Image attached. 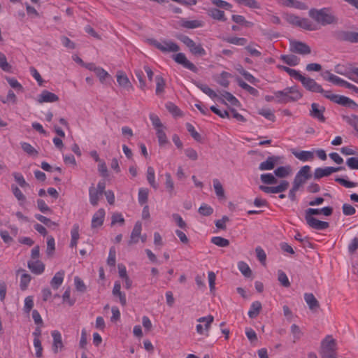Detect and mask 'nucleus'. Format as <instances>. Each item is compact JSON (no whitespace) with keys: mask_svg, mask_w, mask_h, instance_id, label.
<instances>
[{"mask_svg":"<svg viewBox=\"0 0 358 358\" xmlns=\"http://www.w3.org/2000/svg\"><path fill=\"white\" fill-rule=\"evenodd\" d=\"M308 15L317 23L322 26L336 24L338 22V18L329 13V8H328L321 9L311 8L308 11Z\"/></svg>","mask_w":358,"mask_h":358,"instance_id":"f257e3e1","label":"nucleus"},{"mask_svg":"<svg viewBox=\"0 0 358 358\" xmlns=\"http://www.w3.org/2000/svg\"><path fill=\"white\" fill-rule=\"evenodd\" d=\"M274 96L278 103H287L297 101L302 97L303 94L296 86H292L286 87L283 90L275 92Z\"/></svg>","mask_w":358,"mask_h":358,"instance_id":"f03ea898","label":"nucleus"},{"mask_svg":"<svg viewBox=\"0 0 358 358\" xmlns=\"http://www.w3.org/2000/svg\"><path fill=\"white\" fill-rule=\"evenodd\" d=\"M337 343L331 335H327L320 343L319 354L321 358H337Z\"/></svg>","mask_w":358,"mask_h":358,"instance_id":"7ed1b4c3","label":"nucleus"},{"mask_svg":"<svg viewBox=\"0 0 358 358\" xmlns=\"http://www.w3.org/2000/svg\"><path fill=\"white\" fill-rule=\"evenodd\" d=\"M176 37L183 43L188 48L189 52L194 56H204L206 54V50L201 44L196 45L195 42L189 36L179 34Z\"/></svg>","mask_w":358,"mask_h":358,"instance_id":"20e7f679","label":"nucleus"},{"mask_svg":"<svg viewBox=\"0 0 358 358\" xmlns=\"http://www.w3.org/2000/svg\"><path fill=\"white\" fill-rule=\"evenodd\" d=\"M149 43L163 52H176L180 50L179 45L171 41H163L162 43L155 39H149Z\"/></svg>","mask_w":358,"mask_h":358,"instance_id":"39448f33","label":"nucleus"},{"mask_svg":"<svg viewBox=\"0 0 358 358\" xmlns=\"http://www.w3.org/2000/svg\"><path fill=\"white\" fill-rule=\"evenodd\" d=\"M289 183L287 180H281L280 184L275 187L260 185L259 187V189L266 194H277L282 193L287 189L289 187Z\"/></svg>","mask_w":358,"mask_h":358,"instance_id":"423d86ee","label":"nucleus"},{"mask_svg":"<svg viewBox=\"0 0 358 358\" xmlns=\"http://www.w3.org/2000/svg\"><path fill=\"white\" fill-rule=\"evenodd\" d=\"M299 81L301 83L303 86L310 92L316 93L322 92V87L313 78L302 76Z\"/></svg>","mask_w":358,"mask_h":358,"instance_id":"0eeeda50","label":"nucleus"},{"mask_svg":"<svg viewBox=\"0 0 358 358\" xmlns=\"http://www.w3.org/2000/svg\"><path fill=\"white\" fill-rule=\"evenodd\" d=\"M173 59L176 63L181 64L185 68L192 71V72H197V67L192 62L187 59L184 53H177L176 55H173Z\"/></svg>","mask_w":358,"mask_h":358,"instance_id":"6e6552de","label":"nucleus"},{"mask_svg":"<svg viewBox=\"0 0 358 358\" xmlns=\"http://www.w3.org/2000/svg\"><path fill=\"white\" fill-rule=\"evenodd\" d=\"M345 169L344 166H327L325 168H317L314 172V178L320 179L323 177L329 176L333 173L338 172L339 171H343Z\"/></svg>","mask_w":358,"mask_h":358,"instance_id":"1a4fd4ad","label":"nucleus"},{"mask_svg":"<svg viewBox=\"0 0 358 358\" xmlns=\"http://www.w3.org/2000/svg\"><path fill=\"white\" fill-rule=\"evenodd\" d=\"M290 50L294 53L305 55L311 52L308 45L301 41H294L290 43Z\"/></svg>","mask_w":358,"mask_h":358,"instance_id":"9d476101","label":"nucleus"},{"mask_svg":"<svg viewBox=\"0 0 358 358\" xmlns=\"http://www.w3.org/2000/svg\"><path fill=\"white\" fill-rule=\"evenodd\" d=\"M324 111L325 108L324 106H320L318 103H313L311 104L310 115L321 122H324L326 121V118L324 116Z\"/></svg>","mask_w":358,"mask_h":358,"instance_id":"9b49d317","label":"nucleus"},{"mask_svg":"<svg viewBox=\"0 0 358 358\" xmlns=\"http://www.w3.org/2000/svg\"><path fill=\"white\" fill-rule=\"evenodd\" d=\"M281 157L280 156L272 155L267 157L266 161L262 162L259 165V169L260 171H268L274 169L275 164H277Z\"/></svg>","mask_w":358,"mask_h":358,"instance_id":"f8f14e48","label":"nucleus"},{"mask_svg":"<svg viewBox=\"0 0 358 358\" xmlns=\"http://www.w3.org/2000/svg\"><path fill=\"white\" fill-rule=\"evenodd\" d=\"M51 336L53 338L52 349L54 353L57 354L59 350H62L64 346L62 338V334L57 330H54L51 332Z\"/></svg>","mask_w":358,"mask_h":358,"instance_id":"ddd939ff","label":"nucleus"},{"mask_svg":"<svg viewBox=\"0 0 358 358\" xmlns=\"http://www.w3.org/2000/svg\"><path fill=\"white\" fill-rule=\"evenodd\" d=\"M117 82L118 85L126 90L127 92L134 90V87L129 79L122 71H118L117 73Z\"/></svg>","mask_w":358,"mask_h":358,"instance_id":"4468645a","label":"nucleus"},{"mask_svg":"<svg viewBox=\"0 0 358 358\" xmlns=\"http://www.w3.org/2000/svg\"><path fill=\"white\" fill-rule=\"evenodd\" d=\"M304 299L309 309L313 312H317L320 308V303L312 293H305Z\"/></svg>","mask_w":358,"mask_h":358,"instance_id":"2eb2a0df","label":"nucleus"},{"mask_svg":"<svg viewBox=\"0 0 358 358\" xmlns=\"http://www.w3.org/2000/svg\"><path fill=\"white\" fill-rule=\"evenodd\" d=\"M306 221L310 227L316 230H324L329 227V222L319 220L315 217H310Z\"/></svg>","mask_w":358,"mask_h":358,"instance_id":"dca6fc26","label":"nucleus"},{"mask_svg":"<svg viewBox=\"0 0 358 358\" xmlns=\"http://www.w3.org/2000/svg\"><path fill=\"white\" fill-rule=\"evenodd\" d=\"M195 85L198 88H199L203 93L209 96L211 99L217 98V99L224 104L227 105L224 99H223L222 97H219L217 94L208 85L201 84L199 82L195 83Z\"/></svg>","mask_w":358,"mask_h":358,"instance_id":"f3484780","label":"nucleus"},{"mask_svg":"<svg viewBox=\"0 0 358 358\" xmlns=\"http://www.w3.org/2000/svg\"><path fill=\"white\" fill-rule=\"evenodd\" d=\"M141 223L139 221L136 222L131 231L130 239L128 241L129 245L136 244L138 242V238L141 236Z\"/></svg>","mask_w":358,"mask_h":358,"instance_id":"a211bd4d","label":"nucleus"},{"mask_svg":"<svg viewBox=\"0 0 358 358\" xmlns=\"http://www.w3.org/2000/svg\"><path fill=\"white\" fill-rule=\"evenodd\" d=\"M105 210L103 208L99 209L93 215L92 219V227L96 228L101 227L104 220Z\"/></svg>","mask_w":358,"mask_h":358,"instance_id":"6ab92c4d","label":"nucleus"},{"mask_svg":"<svg viewBox=\"0 0 358 358\" xmlns=\"http://www.w3.org/2000/svg\"><path fill=\"white\" fill-rule=\"evenodd\" d=\"M291 152L295 157L302 162L310 161L314 158V154L311 151H297L292 149Z\"/></svg>","mask_w":358,"mask_h":358,"instance_id":"aec40b11","label":"nucleus"},{"mask_svg":"<svg viewBox=\"0 0 358 358\" xmlns=\"http://www.w3.org/2000/svg\"><path fill=\"white\" fill-rule=\"evenodd\" d=\"M59 100V97L55 94L50 92L48 90L42 91L41 94L38 96V101L39 103L43 102H55Z\"/></svg>","mask_w":358,"mask_h":358,"instance_id":"412c9836","label":"nucleus"},{"mask_svg":"<svg viewBox=\"0 0 358 358\" xmlns=\"http://www.w3.org/2000/svg\"><path fill=\"white\" fill-rule=\"evenodd\" d=\"M103 194L99 193V192L94 187L92 184L89 189V196H90V202L93 206H96L98 205L99 199L102 196Z\"/></svg>","mask_w":358,"mask_h":358,"instance_id":"4be33fe9","label":"nucleus"},{"mask_svg":"<svg viewBox=\"0 0 358 358\" xmlns=\"http://www.w3.org/2000/svg\"><path fill=\"white\" fill-rule=\"evenodd\" d=\"M323 78L329 82H331L335 85L342 86L343 85L344 80L341 78L332 74L330 71H326L322 73Z\"/></svg>","mask_w":358,"mask_h":358,"instance_id":"5701e85b","label":"nucleus"},{"mask_svg":"<svg viewBox=\"0 0 358 358\" xmlns=\"http://www.w3.org/2000/svg\"><path fill=\"white\" fill-rule=\"evenodd\" d=\"M28 267L32 273L37 275L42 273L45 269V265L39 260L29 262Z\"/></svg>","mask_w":358,"mask_h":358,"instance_id":"b1692460","label":"nucleus"},{"mask_svg":"<svg viewBox=\"0 0 358 358\" xmlns=\"http://www.w3.org/2000/svg\"><path fill=\"white\" fill-rule=\"evenodd\" d=\"M350 31H351L336 30L332 32V36L338 41L349 42Z\"/></svg>","mask_w":358,"mask_h":358,"instance_id":"393cba45","label":"nucleus"},{"mask_svg":"<svg viewBox=\"0 0 358 358\" xmlns=\"http://www.w3.org/2000/svg\"><path fill=\"white\" fill-rule=\"evenodd\" d=\"M208 15L211 17L212 18L225 22L227 20V18L224 16V12L223 10H221L218 8H212L208 10Z\"/></svg>","mask_w":358,"mask_h":358,"instance_id":"a878e982","label":"nucleus"},{"mask_svg":"<svg viewBox=\"0 0 358 358\" xmlns=\"http://www.w3.org/2000/svg\"><path fill=\"white\" fill-rule=\"evenodd\" d=\"M64 274L65 272L64 271H60L56 273V274L52 278L50 285L54 289H57L62 284Z\"/></svg>","mask_w":358,"mask_h":358,"instance_id":"bb28decb","label":"nucleus"},{"mask_svg":"<svg viewBox=\"0 0 358 358\" xmlns=\"http://www.w3.org/2000/svg\"><path fill=\"white\" fill-rule=\"evenodd\" d=\"M236 81L237 82L238 85L247 92H248L251 95H253L255 96H259V92L257 89L251 87L248 84H247L245 82H244L242 78L240 77L236 78Z\"/></svg>","mask_w":358,"mask_h":358,"instance_id":"cd10ccee","label":"nucleus"},{"mask_svg":"<svg viewBox=\"0 0 358 358\" xmlns=\"http://www.w3.org/2000/svg\"><path fill=\"white\" fill-rule=\"evenodd\" d=\"M180 25L182 27L186 29H195L198 27H201L203 26V22L199 20H187L185 19H182L180 22Z\"/></svg>","mask_w":358,"mask_h":358,"instance_id":"c85d7f7f","label":"nucleus"},{"mask_svg":"<svg viewBox=\"0 0 358 358\" xmlns=\"http://www.w3.org/2000/svg\"><path fill=\"white\" fill-rule=\"evenodd\" d=\"M156 89L155 93L157 96H161L164 94L166 87V81L162 76H157L155 77Z\"/></svg>","mask_w":358,"mask_h":358,"instance_id":"c756f323","label":"nucleus"},{"mask_svg":"<svg viewBox=\"0 0 358 358\" xmlns=\"http://www.w3.org/2000/svg\"><path fill=\"white\" fill-rule=\"evenodd\" d=\"M280 59L289 66H296L299 63V58L294 55H282Z\"/></svg>","mask_w":358,"mask_h":358,"instance_id":"7c9ffc66","label":"nucleus"},{"mask_svg":"<svg viewBox=\"0 0 358 358\" xmlns=\"http://www.w3.org/2000/svg\"><path fill=\"white\" fill-rule=\"evenodd\" d=\"M261 310H262L261 303L258 301H256L252 303V305L250 306V309L248 311V316L250 318H255L259 315Z\"/></svg>","mask_w":358,"mask_h":358,"instance_id":"2f4dec72","label":"nucleus"},{"mask_svg":"<svg viewBox=\"0 0 358 358\" xmlns=\"http://www.w3.org/2000/svg\"><path fill=\"white\" fill-rule=\"evenodd\" d=\"M277 67L279 69L287 72L291 77L294 78V79H296L297 80H299L302 76V75L299 73V71H298L295 69L289 68L287 66H282V65H278Z\"/></svg>","mask_w":358,"mask_h":358,"instance_id":"473e14b6","label":"nucleus"},{"mask_svg":"<svg viewBox=\"0 0 358 358\" xmlns=\"http://www.w3.org/2000/svg\"><path fill=\"white\" fill-rule=\"evenodd\" d=\"M261 181L266 185H274L278 183L277 178L272 173H263L260 176Z\"/></svg>","mask_w":358,"mask_h":358,"instance_id":"72a5a7b5","label":"nucleus"},{"mask_svg":"<svg viewBox=\"0 0 358 358\" xmlns=\"http://www.w3.org/2000/svg\"><path fill=\"white\" fill-rule=\"evenodd\" d=\"M291 172V169L289 166H279L275 171L274 173L276 177L278 178H285L289 175Z\"/></svg>","mask_w":358,"mask_h":358,"instance_id":"f704fd0d","label":"nucleus"},{"mask_svg":"<svg viewBox=\"0 0 358 358\" xmlns=\"http://www.w3.org/2000/svg\"><path fill=\"white\" fill-rule=\"evenodd\" d=\"M155 178V170L152 166H149L147 169V180L150 186L156 189L158 185L156 183Z\"/></svg>","mask_w":358,"mask_h":358,"instance_id":"c9c22d12","label":"nucleus"},{"mask_svg":"<svg viewBox=\"0 0 358 358\" xmlns=\"http://www.w3.org/2000/svg\"><path fill=\"white\" fill-rule=\"evenodd\" d=\"M224 41L227 43L234 44L237 45H245L248 43V41L245 38H239V37H227L224 38Z\"/></svg>","mask_w":358,"mask_h":358,"instance_id":"e433bc0d","label":"nucleus"},{"mask_svg":"<svg viewBox=\"0 0 358 358\" xmlns=\"http://www.w3.org/2000/svg\"><path fill=\"white\" fill-rule=\"evenodd\" d=\"M299 27L308 31L316 30V27L308 18H301L299 23Z\"/></svg>","mask_w":358,"mask_h":358,"instance_id":"4c0bfd02","label":"nucleus"},{"mask_svg":"<svg viewBox=\"0 0 358 358\" xmlns=\"http://www.w3.org/2000/svg\"><path fill=\"white\" fill-rule=\"evenodd\" d=\"M213 187L215 191V194L218 198L223 199L225 197L224 190L223 189L222 185L217 179L213 180Z\"/></svg>","mask_w":358,"mask_h":358,"instance_id":"58836bf2","label":"nucleus"},{"mask_svg":"<svg viewBox=\"0 0 358 358\" xmlns=\"http://www.w3.org/2000/svg\"><path fill=\"white\" fill-rule=\"evenodd\" d=\"M211 243L217 246L225 248L229 245V241L221 236H214L211 238Z\"/></svg>","mask_w":358,"mask_h":358,"instance_id":"ea45409f","label":"nucleus"},{"mask_svg":"<svg viewBox=\"0 0 358 358\" xmlns=\"http://www.w3.org/2000/svg\"><path fill=\"white\" fill-rule=\"evenodd\" d=\"M166 108L174 117H180L182 115L180 109L172 102L167 103L166 104Z\"/></svg>","mask_w":358,"mask_h":358,"instance_id":"a19ab883","label":"nucleus"},{"mask_svg":"<svg viewBox=\"0 0 358 358\" xmlns=\"http://www.w3.org/2000/svg\"><path fill=\"white\" fill-rule=\"evenodd\" d=\"M11 189L13 192V194L15 196V198L20 201V205H22L24 202L26 201L25 196L22 194V191L19 189L18 187H17L15 185H11Z\"/></svg>","mask_w":358,"mask_h":358,"instance_id":"79ce46f5","label":"nucleus"},{"mask_svg":"<svg viewBox=\"0 0 358 358\" xmlns=\"http://www.w3.org/2000/svg\"><path fill=\"white\" fill-rule=\"evenodd\" d=\"M55 250V239L52 236L48 237L46 254L48 257H52Z\"/></svg>","mask_w":358,"mask_h":358,"instance_id":"37998d69","label":"nucleus"},{"mask_svg":"<svg viewBox=\"0 0 358 358\" xmlns=\"http://www.w3.org/2000/svg\"><path fill=\"white\" fill-rule=\"evenodd\" d=\"M78 226L74 225L71 234V240L70 243V247L73 248L76 247L78 243V240L79 239V232H78Z\"/></svg>","mask_w":358,"mask_h":358,"instance_id":"c03bdc74","label":"nucleus"},{"mask_svg":"<svg viewBox=\"0 0 358 358\" xmlns=\"http://www.w3.org/2000/svg\"><path fill=\"white\" fill-rule=\"evenodd\" d=\"M238 268L243 275L249 278L252 275V271L249 266L244 262H239L238 264Z\"/></svg>","mask_w":358,"mask_h":358,"instance_id":"a18cd8bd","label":"nucleus"},{"mask_svg":"<svg viewBox=\"0 0 358 358\" xmlns=\"http://www.w3.org/2000/svg\"><path fill=\"white\" fill-rule=\"evenodd\" d=\"M231 75L227 72V71H222L220 75V79L217 80V82L221 85L224 87H227L229 85V81L228 80V78H230Z\"/></svg>","mask_w":358,"mask_h":358,"instance_id":"49530a36","label":"nucleus"},{"mask_svg":"<svg viewBox=\"0 0 358 358\" xmlns=\"http://www.w3.org/2000/svg\"><path fill=\"white\" fill-rule=\"evenodd\" d=\"M134 74L139 82V87L143 91H145L146 83L143 79V72L141 69L134 70Z\"/></svg>","mask_w":358,"mask_h":358,"instance_id":"de8ad7c7","label":"nucleus"},{"mask_svg":"<svg viewBox=\"0 0 358 358\" xmlns=\"http://www.w3.org/2000/svg\"><path fill=\"white\" fill-rule=\"evenodd\" d=\"M21 147L22 150L31 156H37L38 152V151L29 143H22Z\"/></svg>","mask_w":358,"mask_h":358,"instance_id":"09e8293b","label":"nucleus"},{"mask_svg":"<svg viewBox=\"0 0 358 358\" xmlns=\"http://www.w3.org/2000/svg\"><path fill=\"white\" fill-rule=\"evenodd\" d=\"M157 137L158 138L159 145L160 146H164V145L168 143V139L166 135L163 130V128H159L157 130Z\"/></svg>","mask_w":358,"mask_h":358,"instance_id":"8fccbe9b","label":"nucleus"},{"mask_svg":"<svg viewBox=\"0 0 358 358\" xmlns=\"http://www.w3.org/2000/svg\"><path fill=\"white\" fill-rule=\"evenodd\" d=\"M187 131L191 134L192 137L197 142H201L202 138L200 134H199L194 129V126L190 123L186 124Z\"/></svg>","mask_w":358,"mask_h":358,"instance_id":"3c124183","label":"nucleus"},{"mask_svg":"<svg viewBox=\"0 0 358 358\" xmlns=\"http://www.w3.org/2000/svg\"><path fill=\"white\" fill-rule=\"evenodd\" d=\"M94 73L99 78L100 82L103 84L106 83V78H110V76L108 74V73L101 67H99Z\"/></svg>","mask_w":358,"mask_h":358,"instance_id":"603ef678","label":"nucleus"},{"mask_svg":"<svg viewBox=\"0 0 358 358\" xmlns=\"http://www.w3.org/2000/svg\"><path fill=\"white\" fill-rule=\"evenodd\" d=\"M278 280L283 287H289L290 286V282L286 273L281 270H279L278 272Z\"/></svg>","mask_w":358,"mask_h":358,"instance_id":"864d4df0","label":"nucleus"},{"mask_svg":"<svg viewBox=\"0 0 358 358\" xmlns=\"http://www.w3.org/2000/svg\"><path fill=\"white\" fill-rule=\"evenodd\" d=\"M0 68L6 72H10L12 68L8 63L6 55L2 52H0Z\"/></svg>","mask_w":358,"mask_h":358,"instance_id":"5fc2aeb1","label":"nucleus"},{"mask_svg":"<svg viewBox=\"0 0 358 358\" xmlns=\"http://www.w3.org/2000/svg\"><path fill=\"white\" fill-rule=\"evenodd\" d=\"M239 4H243L250 8H259L260 4L256 0H234Z\"/></svg>","mask_w":358,"mask_h":358,"instance_id":"6e6d98bb","label":"nucleus"},{"mask_svg":"<svg viewBox=\"0 0 358 358\" xmlns=\"http://www.w3.org/2000/svg\"><path fill=\"white\" fill-rule=\"evenodd\" d=\"M165 177H166V182H165L166 188L170 194H173V193L174 192V183L172 180L171 176L169 173H166L165 174Z\"/></svg>","mask_w":358,"mask_h":358,"instance_id":"4d7b16f0","label":"nucleus"},{"mask_svg":"<svg viewBox=\"0 0 358 358\" xmlns=\"http://www.w3.org/2000/svg\"><path fill=\"white\" fill-rule=\"evenodd\" d=\"M148 189L147 188H141L138 191V202L141 205L145 203L148 198Z\"/></svg>","mask_w":358,"mask_h":358,"instance_id":"13d9d810","label":"nucleus"},{"mask_svg":"<svg viewBox=\"0 0 358 358\" xmlns=\"http://www.w3.org/2000/svg\"><path fill=\"white\" fill-rule=\"evenodd\" d=\"M334 98L335 99L334 103L346 107L348 106L352 100L350 98L342 95H337V96H334Z\"/></svg>","mask_w":358,"mask_h":358,"instance_id":"bf43d9fd","label":"nucleus"},{"mask_svg":"<svg viewBox=\"0 0 358 358\" xmlns=\"http://www.w3.org/2000/svg\"><path fill=\"white\" fill-rule=\"evenodd\" d=\"M198 212L203 216H210L213 214V209L210 206L203 203L199 207Z\"/></svg>","mask_w":358,"mask_h":358,"instance_id":"052dcab7","label":"nucleus"},{"mask_svg":"<svg viewBox=\"0 0 358 358\" xmlns=\"http://www.w3.org/2000/svg\"><path fill=\"white\" fill-rule=\"evenodd\" d=\"M31 281V275L27 273H23L21 275L20 279V289L22 290H26L27 289L28 285L29 284Z\"/></svg>","mask_w":358,"mask_h":358,"instance_id":"680f3d73","label":"nucleus"},{"mask_svg":"<svg viewBox=\"0 0 358 358\" xmlns=\"http://www.w3.org/2000/svg\"><path fill=\"white\" fill-rule=\"evenodd\" d=\"M255 252L259 261L262 263V265H265L266 255L264 250L260 246H258L255 248Z\"/></svg>","mask_w":358,"mask_h":358,"instance_id":"e2e57ef3","label":"nucleus"},{"mask_svg":"<svg viewBox=\"0 0 358 358\" xmlns=\"http://www.w3.org/2000/svg\"><path fill=\"white\" fill-rule=\"evenodd\" d=\"M297 174H299L301 176L303 177L306 180H309L312 177V175L310 173V166L308 165L303 166L298 171Z\"/></svg>","mask_w":358,"mask_h":358,"instance_id":"0e129e2a","label":"nucleus"},{"mask_svg":"<svg viewBox=\"0 0 358 358\" xmlns=\"http://www.w3.org/2000/svg\"><path fill=\"white\" fill-rule=\"evenodd\" d=\"M13 176L15 180L19 184L20 187H25L29 186L21 173L15 172L13 173Z\"/></svg>","mask_w":358,"mask_h":358,"instance_id":"69168bd1","label":"nucleus"},{"mask_svg":"<svg viewBox=\"0 0 358 358\" xmlns=\"http://www.w3.org/2000/svg\"><path fill=\"white\" fill-rule=\"evenodd\" d=\"M259 114L272 122L275 120V116L270 109H261L259 110Z\"/></svg>","mask_w":358,"mask_h":358,"instance_id":"338daca9","label":"nucleus"},{"mask_svg":"<svg viewBox=\"0 0 358 358\" xmlns=\"http://www.w3.org/2000/svg\"><path fill=\"white\" fill-rule=\"evenodd\" d=\"M222 95L230 102L231 105L238 106L239 104V101L230 92L224 91Z\"/></svg>","mask_w":358,"mask_h":358,"instance_id":"774afa93","label":"nucleus"}]
</instances>
